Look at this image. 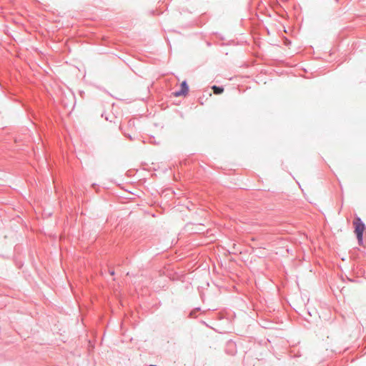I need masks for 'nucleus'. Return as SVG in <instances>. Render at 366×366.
<instances>
[{"instance_id": "nucleus-1", "label": "nucleus", "mask_w": 366, "mask_h": 366, "mask_svg": "<svg viewBox=\"0 0 366 366\" xmlns=\"http://www.w3.org/2000/svg\"><path fill=\"white\" fill-rule=\"evenodd\" d=\"M353 225L355 227V233L357 235L358 242L361 244L362 242V234L365 229V224L361 222L360 217H356L353 221Z\"/></svg>"}, {"instance_id": "nucleus-2", "label": "nucleus", "mask_w": 366, "mask_h": 366, "mask_svg": "<svg viewBox=\"0 0 366 366\" xmlns=\"http://www.w3.org/2000/svg\"><path fill=\"white\" fill-rule=\"evenodd\" d=\"M189 88L186 81L181 84V89L173 93L174 97L186 96L188 94Z\"/></svg>"}, {"instance_id": "nucleus-3", "label": "nucleus", "mask_w": 366, "mask_h": 366, "mask_svg": "<svg viewBox=\"0 0 366 366\" xmlns=\"http://www.w3.org/2000/svg\"><path fill=\"white\" fill-rule=\"evenodd\" d=\"M212 89L215 94H221L224 92V89L222 87H219L217 86H213Z\"/></svg>"}, {"instance_id": "nucleus-4", "label": "nucleus", "mask_w": 366, "mask_h": 366, "mask_svg": "<svg viewBox=\"0 0 366 366\" xmlns=\"http://www.w3.org/2000/svg\"><path fill=\"white\" fill-rule=\"evenodd\" d=\"M110 274H111V275H114V271H111V272H110Z\"/></svg>"}]
</instances>
